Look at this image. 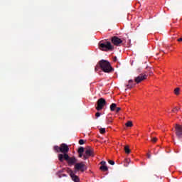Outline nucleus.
I'll list each match as a JSON object with an SVG mask.
<instances>
[{
	"instance_id": "nucleus-5",
	"label": "nucleus",
	"mask_w": 182,
	"mask_h": 182,
	"mask_svg": "<svg viewBox=\"0 0 182 182\" xmlns=\"http://www.w3.org/2000/svg\"><path fill=\"white\" fill-rule=\"evenodd\" d=\"M95 156V150H93V148L88 147L83 155V160H87L90 157H93Z\"/></svg>"
},
{
	"instance_id": "nucleus-1",
	"label": "nucleus",
	"mask_w": 182,
	"mask_h": 182,
	"mask_svg": "<svg viewBox=\"0 0 182 182\" xmlns=\"http://www.w3.org/2000/svg\"><path fill=\"white\" fill-rule=\"evenodd\" d=\"M58 160L61 162L65 160V161H68V166H75L77 163V159L75 156L70 157L69 154L63 155V154H59Z\"/></svg>"
},
{
	"instance_id": "nucleus-27",
	"label": "nucleus",
	"mask_w": 182,
	"mask_h": 182,
	"mask_svg": "<svg viewBox=\"0 0 182 182\" xmlns=\"http://www.w3.org/2000/svg\"><path fill=\"white\" fill-rule=\"evenodd\" d=\"M79 156L78 157H80V159H82V157H83V153H78Z\"/></svg>"
},
{
	"instance_id": "nucleus-13",
	"label": "nucleus",
	"mask_w": 182,
	"mask_h": 182,
	"mask_svg": "<svg viewBox=\"0 0 182 182\" xmlns=\"http://www.w3.org/2000/svg\"><path fill=\"white\" fill-rule=\"evenodd\" d=\"M124 151L127 154H130L131 151H130V148H129L128 145L124 146Z\"/></svg>"
},
{
	"instance_id": "nucleus-22",
	"label": "nucleus",
	"mask_w": 182,
	"mask_h": 182,
	"mask_svg": "<svg viewBox=\"0 0 182 182\" xmlns=\"http://www.w3.org/2000/svg\"><path fill=\"white\" fill-rule=\"evenodd\" d=\"M100 132L101 133V134H105V133H106V129L105 128H101L100 129Z\"/></svg>"
},
{
	"instance_id": "nucleus-35",
	"label": "nucleus",
	"mask_w": 182,
	"mask_h": 182,
	"mask_svg": "<svg viewBox=\"0 0 182 182\" xmlns=\"http://www.w3.org/2000/svg\"><path fill=\"white\" fill-rule=\"evenodd\" d=\"M151 73H151V72H150V73H149V75H151Z\"/></svg>"
},
{
	"instance_id": "nucleus-32",
	"label": "nucleus",
	"mask_w": 182,
	"mask_h": 182,
	"mask_svg": "<svg viewBox=\"0 0 182 182\" xmlns=\"http://www.w3.org/2000/svg\"><path fill=\"white\" fill-rule=\"evenodd\" d=\"M63 177H68V175L63 173Z\"/></svg>"
},
{
	"instance_id": "nucleus-10",
	"label": "nucleus",
	"mask_w": 182,
	"mask_h": 182,
	"mask_svg": "<svg viewBox=\"0 0 182 182\" xmlns=\"http://www.w3.org/2000/svg\"><path fill=\"white\" fill-rule=\"evenodd\" d=\"M60 153H63V156L69 153V146L66 144H61L60 145Z\"/></svg>"
},
{
	"instance_id": "nucleus-8",
	"label": "nucleus",
	"mask_w": 182,
	"mask_h": 182,
	"mask_svg": "<svg viewBox=\"0 0 182 182\" xmlns=\"http://www.w3.org/2000/svg\"><path fill=\"white\" fill-rule=\"evenodd\" d=\"M148 75L149 74H147V73H141L139 76L135 77L134 81L137 84L141 83V82H143V80H146V79H147Z\"/></svg>"
},
{
	"instance_id": "nucleus-29",
	"label": "nucleus",
	"mask_w": 182,
	"mask_h": 182,
	"mask_svg": "<svg viewBox=\"0 0 182 182\" xmlns=\"http://www.w3.org/2000/svg\"><path fill=\"white\" fill-rule=\"evenodd\" d=\"M100 112H97L96 114H95V116H96V117H100Z\"/></svg>"
},
{
	"instance_id": "nucleus-24",
	"label": "nucleus",
	"mask_w": 182,
	"mask_h": 182,
	"mask_svg": "<svg viewBox=\"0 0 182 182\" xmlns=\"http://www.w3.org/2000/svg\"><path fill=\"white\" fill-rule=\"evenodd\" d=\"M108 163H109V164H111V166H114V161L109 160V161H108Z\"/></svg>"
},
{
	"instance_id": "nucleus-31",
	"label": "nucleus",
	"mask_w": 182,
	"mask_h": 182,
	"mask_svg": "<svg viewBox=\"0 0 182 182\" xmlns=\"http://www.w3.org/2000/svg\"><path fill=\"white\" fill-rule=\"evenodd\" d=\"M147 158L148 159H151V155L150 154H147Z\"/></svg>"
},
{
	"instance_id": "nucleus-2",
	"label": "nucleus",
	"mask_w": 182,
	"mask_h": 182,
	"mask_svg": "<svg viewBox=\"0 0 182 182\" xmlns=\"http://www.w3.org/2000/svg\"><path fill=\"white\" fill-rule=\"evenodd\" d=\"M99 66L105 73H110V72H113L114 70L110 63L106 60H101L99 61Z\"/></svg>"
},
{
	"instance_id": "nucleus-16",
	"label": "nucleus",
	"mask_w": 182,
	"mask_h": 182,
	"mask_svg": "<svg viewBox=\"0 0 182 182\" xmlns=\"http://www.w3.org/2000/svg\"><path fill=\"white\" fill-rule=\"evenodd\" d=\"M132 83H133V80H129V85H127L128 89H132V87H133V85H132Z\"/></svg>"
},
{
	"instance_id": "nucleus-11",
	"label": "nucleus",
	"mask_w": 182,
	"mask_h": 182,
	"mask_svg": "<svg viewBox=\"0 0 182 182\" xmlns=\"http://www.w3.org/2000/svg\"><path fill=\"white\" fill-rule=\"evenodd\" d=\"M70 176L71 177L73 181H75V182L80 181L79 176H76V173H75V171H73L72 170H70Z\"/></svg>"
},
{
	"instance_id": "nucleus-3",
	"label": "nucleus",
	"mask_w": 182,
	"mask_h": 182,
	"mask_svg": "<svg viewBox=\"0 0 182 182\" xmlns=\"http://www.w3.org/2000/svg\"><path fill=\"white\" fill-rule=\"evenodd\" d=\"M99 47L101 50H105V52H107V50H113L114 49V46H113L109 41L100 42L99 43Z\"/></svg>"
},
{
	"instance_id": "nucleus-4",
	"label": "nucleus",
	"mask_w": 182,
	"mask_h": 182,
	"mask_svg": "<svg viewBox=\"0 0 182 182\" xmlns=\"http://www.w3.org/2000/svg\"><path fill=\"white\" fill-rule=\"evenodd\" d=\"M86 170H87V167L86 166V164H85V162H77V164H75L74 173H77V171L84 173V171H86Z\"/></svg>"
},
{
	"instance_id": "nucleus-26",
	"label": "nucleus",
	"mask_w": 182,
	"mask_h": 182,
	"mask_svg": "<svg viewBox=\"0 0 182 182\" xmlns=\"http://www.w3.org/2000/svg\"><path fill=\"white\" fill-rule=\"evenodd\" d=\"M115 109H116V112H117V113H119V112H120V110H122V108L117 107V108H115Z\"/></svg>"
},
{
	"instance_id": "nucleus-19",
	"label": "nucleus",
	"mask_w": 182,
	"mask_h": 182,
	"mask_svg": "<svg viewBox=\"0 0 182 182\" xmlns=\"http://www.w3.org/2000/svg\"><path fill=\"white\" fill-rule=\"evenodd\" d=\"M174 94L176 95V96H178V95H180V88L176 87L174 90Z\"/></svg>"
},
{
	"instance_id": "nucleus-12",
	"label": "nucleus",
	"mask_w": 182,
	"mask_h": 182,
	"mask_svg": "<svg viewBox=\"0 0 182 182\" xmlns=\"http://www.w3.org/2000/svg\"><path fill=\"white\" fill-rule=\"evenodd\" d=\"M117 107V105H116L115 103H112L110 105V110H111V112H114V110H116Z\"/></svg>"
},
{
	"instance_id": "nucleus-18",
	"label": "nucleus",
	"mask_w": 182,
	"mask_h": 182,
	"mask_svg": "<svg viewBox=\"0 0 182 182\" xmlns=\"http://www.w3.org/2000/svg\"><path fill=\"white\" fill-rule=\"evenodd\" d=\"M100 170H102V171H107V170H109V168H107V166H101Z\"/></svg>"
},
{
	"instance_id": "nucleus-14",
	"label": "nucleus",
	"mask_w": 182,
	"mask_h": 182,
	"mask_svg": "<svg viewBox=\"0 0 182 182\" xmlns=\"http://www.w3.org/2000/svg\"><path fill=\"white\" fill-rule=\"evenodd\" d=\"M53 150L56 151V153H60V146H54Z\"/></svg>"
},
{
	"instance_id": "nucleus-30",
	"label": "nucleus",
	"mask_w": 182,
	"mask_h": 182,
	"mask_svg": "<svg viewBox=\"0 0 182 182\" xmlns=\"http://www.w3.org/2000/svg\"><path fill=\"white\" fill-rule=\"evenodd\" d=\"M113 60L114 62H117V57H114Z\"/></svg>"
},
{
	"instance_id": "nucleus-23",
	"label": "nucleus",
	"mask_w": 182,
	"mask_h": 182,
	"mask_svg": "<svg viewBox=\"0 0 182 182\" xmlns=\"http://www.w3.org/2000/svg\"><path fill=\"white\" fill-rule=\"evenodd\" d=\"M79 144H80V145L85 144V140H83V139H80V140H79Z\"/></svg>"
},
{
	"instance_id": "nucleus-15",
	"label": "nucleus",
	"mask_w": 182,
	"mask_h": 182,
	"mask_svg": "<svg viewBox=\"0 0 182 182\" xmlns=\"http://www.w3.org/2000/svg\"><path fill=\"white\" fill-rule=\"evenodd\" d=\"M129 164H130V159H124V166L128 167Z\"/></svg>"
},
{
	"instance_id": "nucleus-34",
	"label": "nucleus",
	"mask_w": 182,
	"mask_h": 182,
	"mask_svg": "<svg viewBox=\"0 0 182 182\" xmlns=\"http://www.w3.org/2000/svg\"><path fill=\"white\" fill-rule=\"evenodd\" d=\"M95 70H97V67L95 68Z\"/></svg>"
},
{
	"instance_id": "nucleus-25",
	"label": "nucleus",
	"mask_w": 182,
	"mask_h": 182,
	"mask_svg": "<svg viewBox=\"0 0 182 182\" xmlns=\"http://www.w3.org/2000/svg\"><path fill=\"white\" fill-rule=\"evenodd\" d=\"M151 141L152 143H156V141H157V138L156 137H154V138H151Z\"/></svg>"
},
{
	"instance_id": "nucleus-20",
	"label": "nucleus",
	"mask_w": 182,
	"mask_h": 182,
	"mask_svg": "<svg viewBox=\"0 0 182 182\" xmlns=\"http://www.w3.org/2000/svg\"><path fill=\"white\" fill-rule=\"evenodd\" d=\"M85 152V148H83V146H80L78 149V153H84Z\"/></svg>"
},
{
	"instance_id": "nucleus-7",
	"label": "nucleus",
	"mask_w": 182,
	"mask_h": 182,
	"mask_svg": "<svg viewBox=\"0 0 182 182\" xmlns=\"http://www.w3.org/2000/svg\"><path fill=\"white\" fill-rule=\"evenodd\" d=\"M175 132H176V136L178 140H181V139H182V125L176 124L175 126Z\"/></svg>"
},
{
	"instance_id": "nucleus-6",
	"label": "nucleus",
	"mask_w": 182,
	"mask_h": 182,
	"mask_svg": "<svg viewBox=\"0 0 182 182\" xmlns=\"http://www.w3.org/2000/svg\"><path fill=\"white\" fill-rule=\"evenodd\" d=\"M107 105L106 100L105 98H100L97 102L96 109L99 112L103 109V107Z\"/></svg>"
},
{
	"instance_id": "nucleus-33",
	"label": "nucleus",
	"mask_w": 182,
	"mask_h": 182,
	"mask_svg": "<svg viewBox=\"0 0 182 182\" xmlns=\"http://www.w3.org/2000/svg\"><path fill=\"white\" fill-rule=\"evenodd\" d=\"M108 123H112V120L109 119Z\"/></svg>"
},
{
	"instance_id": "nucleus-28",
	"label": "nucleus",
	"mask_w": 182,
	"mask_h": 182,
	"mask_svg": "<svg viewBox=\"0 0 182 182\" xmlns=\"http://www.w3.org/2000/svg\"><path fill=\"white\" fill-rule=\"evenodd\" d=\"M100 164H101L102 166H106V161H101Z\"/></svg>"
},
{
	"instance_id": "nucleus-9",
	"label": "nucleus",
	"mask_w": 182,
	"mask_h": 182,
	"mask_svg": "<svg viewBox=\"0 0 182 182\" xmlns=\"http://www.w3.org/2000/svg\"><path fill=\"white\" fill-rule=\"evenodd\" d=\"M111 42L114 46H120V44L123 43V40H121L117 36H113L111 38Z\"/></svg>"
},
{
	"instance_id": "nucleus-17",
	"label": "nucleus",
	"mask_w": 182,
	"mask_h": 182,
	"mask_svg": "<svg viewBox=\"0 0 182 182\" xmlns=\"http://www.w3.org/2000/svg\"><path fill=\"white\" fill-rule=\"evenodd\" d=\"M125 126L127 127H133V122L132 121H128L126 124Z\"/></svg>"
},
{
	"instance_id": "nucleus-21",
	"label": "nucleus",
	"mask_w": 182,
	"mask_h": 182,
	"mask_svg": "<svg viewBox=\"0 0 182 182\" xmlns=\"http://www.w3.org/2000/svg\"><path fill=\"white\" fill-rule=\"evenodd\" d=\"M180 110V108L175 107L173 109H172L173 113H177Z\"/></svg>"
}]
</instances>
